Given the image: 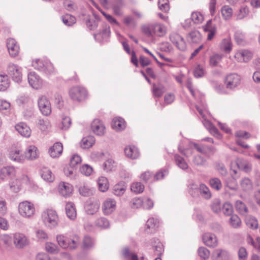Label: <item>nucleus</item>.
I'll return each mask as SVG.
<instances>
[{
    "instance_id": "f257e3e1",
    "label": "nucleus",
    "mask_w": 260,
    "mask_h": 260,
    "mask_svg": "<svg viewBox=\"0 0 260 260\" xmlns=\"http://www.w3.org/2000/svg\"><path fill=\"white\" fill-rule=\"evenodd\" d=\"M56 240L60 247L70 250L75 249L80 242V238L77 235H74L70 238L61 235H58L56 237Z\"/></svg>"
},
{
    "instance_id": "f03ea898",
    "label": "nucleus",
    "mask_w": 260,
    "mask_h": 260,
    "mask_svg": "<svg viewBox=\"0 0 260 260\" xmlns=\"http://www.w3.org/2000/svg\"><path fill=\"white\" fill-rule=\"evenodd\" d=\"M42 219L44 224L49 228H54L58 224V217L56 211L53 210L44 211L42 214Z\"/></svg>"
},
{
    "instance_id": "7ed1b4c3",
    "label": "nucleus",
    "mask_w": 260,
    "mask_h": 260,
    "mask_svg": "<svg viewBox=\"0 0 260 260\" xmlns=\"http://www.w3.org/2000/svg\"><path fill=\"white\" fill-rule=\"evenodd\" d=\"M69 94L72 100L77 102L82 101L87 96L86 89L81 86L73 87L70 89Z\"/></svg>"
},
{
    "instance_id": "20e7f679",
    "label": "nucleus",
    "mask_w": 260,
    "mask_h": 260,
    "mask_svg": "<svg viewBox=\"0 0 260 260\" xmlns=\"http://www.w3.org/2000/svg\"><path fill=\"white\" fill-rule=\"evenodd\" d=\"M7 72L9 75L14 82L18 83L21 82L22 79L21 67L17 64L11 62L8 65Z\"/></svg>"
},
{
    "instance_id": "39448f33",
    "label": "nucleus",
    "mask_w": 260,
    "mask_h": 260,
    "mask_svg": "<svg viewBox=\"0 0 260 260\" xmlns=\"http://www.w3.org/2000/svg\"><path fill=\"white\" fill-rule=\"evenodd\" d=\"M18 210L19 214L22 216L29 218L34 214L35 208L32 203L28 201H24L19 204Z\"/></svg>"
},
{
    "instance_id": "423d86ee",
    "label": "nucleus",
    "mask_w": 260,
    "mask_h": 260,
    "mask_svg": "<svg viewBox=\"0 0 260 260\" xmlns=\"http://www.w3.org/2000/svg\"><path fill=\"white\" fill-rule=\"evenodd\" d=\"M224 82L226 88L234 90L240 85L241 77L237 74L231 73L225 77Z\"/></svg>"
},
{
    "instance_id": "0eeeda50",
    "label": "nucleus",
    "mask_w": 260,
    "mask_h": 260,
    "mask_svg": "<svg viewBox=\"0 0 260 260\" xmlns=\"http://www.w3.org/2000/svg\"><path fill=\"white\" fill-rule=\"evenodd\" d=\"M38 104L41 113L45 116H48L51 113V103L48 99L42 95L38 100Z\"/></svg>"
},
{
    "instance_id": "6e6552de",
    "label": "nucleus",
    "mask_w": 260,
    "mask_h": 260,
    "mask_svg": "<svg viewBox=\"0 0 260 260\" xmlns=\"http://www.w3.org/2000/svg\"><path fill=\"white\" fill-rule=\"evenodd\" d=\"M13 242L16 247L22 248L27 246L29 241L26 236L20 233H16L13 236Z\"/></svg>"
},
{
    "instance_id": "1a4fd4ad",
    "label": "nucleus",
    "mask_w": 260,
    "mask_h": 260,
    "mask_svg": "<svg viewBox=\"0 0 260 260\" xmlns=\"http://www.w3.org/2000/svg\"><path fill=\"white\" fill-rule=\"evenodd\" d=\"M29 85L34 89H38L42 87L43 81L40 77L35 72H30L27 76Z\"/></svg>"
},
{
    "instance_id": "9d476101",
    "label": "nucleus",
    "mask_w": 260,
    "mask_h": 260,
    "mask_svg": "<svg viewBox=\"0 0 260 260\" xmlns=\"http://www.w3.org/2000/svg\"><path fill=\"white\" fill-rule=\"evenodd\" d=\"M171 42L176 45L178 49L184 51L186 49V43L183 38L179 34L172 33L170 36Z\"/></svg>"
},
{
    "instance_id": "9b49d317",
    "label": "nucleus",
    "mask_w": 260,
    "mask_h": 260,
    "mask_svg": "<svg viewBox=\"0 0 260 260\" xmlns=\"http://www.w3.org/2000/svg\"><path fill=\"white\" fill-rule=\"evenodd\" d=\"M59 194L63 197H70L73 191V186L69 183L64 182H60L58 187Z\"/></svg>"
},
{
    "instance_id": "f8f14e48",
    "label": "nucleus",
    "mask_w": 260,
    "mask_h": 260,
    "mask_svg": "<svg viewBox=\"0 0 260 260\" xmlns=\"http://www.w3.org/2000/svg\"><path fill=\"white\" fill-rule=\"evenodd\" d=\"M91 127L93 133L97 136H102L105 133V126L99 119H95L93 120Z\"/></svg>"
},
{
    "instance_id": "ddd939ff",
    "label": "nucleus",
    "mask_w": 260,
    "mask_h": 260,
    "mask_svg": "<svg viewBox=\"0 0 260 260\" xmlns=\"http://www.w3.org/2000/svg\"><path fill=\"white\" fill-rule=\"evenodd\" d=\"M100 207V202L97 200H90L87 202L85 210L88 214L93 215L97 212Z\"/></svg>"
},
{
    "instance_id": "4468645a",
    "label": "nucleus",
    "mask_w": 260,
    "mask_h": 260,
    "mask_svg": "<svg viewBox=\"0 0 260 260\" xmlns=\"http://www.w3.org/2000/svg\"><path fill=\"white\" fill-rule=\"evenodd\" d=\"M7 46L9 54L12 57H15L18 55L19 47L14 39L12 38L8 39Z\"/></svg>"
},
{
    "instance_id": "2eb2a0df",
    "label": "nucleus",
    "mask_w": 260,
    "mask_h": 260,
    "mask_svg": "<svg viewBox=\"0 0 260 260\" xmlns=\"http://www.w3.org/2000/svg\"><path fill=\"white\" fill-rule=\"evenodd\" d=\"M203 240L205 245L210 247H215L218 245L216 236L212 233H205L203 236Z\"/></svg>"
},
{
    "instance_id": "dca6fc26",
    "label": "nucleus",
    "mask_w": 260,
    "mask_h": 260,
    "mask_svg": "<svg viewBox=\"0 0 260 260\" xmlns=\"http://www.w3.org/2000/svg\"><path fill=\"white\" fill-rule=\"evenodd\" d=\"M116 202L111 199H108L103 204L102 209L104 214L109 215L115 209Z\"/></svg>"
},
{
    "instance_id": "f3484780",
    "label": "nucleus",
    "mask_w": 260,
    "mask_h": 260,
    "mask_svg": "<svg viewBox=\"0 0 260 260\" xmlns=\"http://www.w3.org/2000/svg\"><path fill=\"white\" fill-rule=\"evenodd\" d=\"M211 257L212 260H228L229 253L224 249H216L213 251Z\"/></svg>"
},
{
    "instance_id": "a211bd4d",
    "label": "nucleus",
    "mask_w": 260,
    "mask_h": 260,
    "mask_svg": "<svg viewBox=\"0 0 260 260\" xmlns=\"http://www.w3.org/2000/svg\"><path fill=\"white\" fill-rule=\"evenodd\" d=\"M15 129L23 137L28 138L30 136L31 131L30 127L24 122H20L16 124Z\"/></svg>"
},
{
    "instance_id": "6ab92c4d",
    "label": "nucleus",
    "mask_w": 260,
    "mask_h": 260,
    "mask_svg": "<svg viewBox=\"0 0 260 260\" xmlns=\"http://www.w3.org/2000/svg\"><path fill=\"white\" fill-rule=\"evenodd\" d=\"M62 144L61 143L56 142L50 148L49 153L52 158L58 157L62 154Z\"/></svg>"
},
{
    "instance_id": "aec40b11",
    "label": "nucleus",
    "mask_w": 260,
    "mask_h": 260,
    "mask_svg": "<svg viewBox=\"0 0 260 260\" xmlns=\"http://www.w3.org/2000/svg\"><path fill=\"white\" fill-rule=\"evenodd\" d=\"M39 152L38 148L34 145H30L27 147L25 152V158L29 160L36 159L39 157Z\"/></svg>"
},
{
    "instance_id": "412c9836",
    "label": "nucleus",
    "mask_w": 260,
    "mask_h": 260,
    "mask_svg": "<svg viewBox=\"0 0 260 260\" xmlns=\"http://www.w3.org/2000/svg\"><path fill=\"white\" fill-rule=\"evenodd\" d=\"M9 157L11 160L18 162H23L25 159V157L18 149L11 150L9 153Z\"/></svg>"
},
{
    "instance_id": "4be33fe9",
    "label": "nucleus",
    "mask_w": 260,
    "mask_h": 260,
    "mask_svg": "<svg viewBox=\"0 0 260 260\" xmlns=\"http://www.w3.org/2000/svg\"><path fill=\"white\" fill-rule=\"evenodd\" d=\"M15 169L13 167H3L0 171V179L5 180L15 175Z\"/></svg>"
},
{
    "instance_id": "5701e85b",
    "label": "nucleus",
    "mask_w": 260,
    "mask_h": 260,
    "mask_svg": "<svg viewBox=\"0 0 260 260\" xmlns=\"http://www.w3.org/2000/svg\"><path fill=\"white\" fill-rule=\"evenodd\" d=\"M66 213L68 217L74 220L77 216V212L75 205L72 202H68L66 205Z\"/></svg>"
},
{
    "instance_id": "b1692460",
    "label": "nucleus",
    "mask_w": 260,
    "mask_h": 260,
    "mask_svg": "<svg viewBox=\"0 0 260 260\" xmlns=\"http://www.w3.org/2000/svg\"><path fill=\"white\" fill-rule=\"evenodd\" d=\"M126 156L132 159L137 158L139 156V152L137 147L134 146H128L124 149Z\"/></svg>"
},
{
    "instance_id": "393cba45",
    "label": "nucleus",
    "mask_w": 260,
    "mask_h": 260,
    "mask_svg": "<svg viewBox=\"0 0 260 260\" xmlns=\"http://www.w3.org/2000/svg\"><path fill=\"white\" fill-rule=\"evenodd\" d=\"M252 53L249 51L244 50L236 55L240 61L247 62L252 57Z\"/></svg>"
},
{
    "instance_id": "a878e982",
    "label": "nucleus",
    "mask_w": 260,
    "mask_h": 260,
    "mask_svg": "<svg viewBox=\"0 0 260 260\" xmlns=\"http://www.w3.org/2000/svg\"><path fill=\"white\" fill-rule=\"evenodd\" d=\"M38 128L44 133H47L51 128V124L50 121L46 119H39L37 122Z\"/></svg>"
},
{
    "instance_id": "bb28decb",
    "label": "nucleus",
    "mask_w": 260,
    "mask_h": 260,
    "mask_svg": "<svg viewBox=\"0 0 260 260\" xmlns=\"http://www.w3.org/2000/svg\"><path fill=\"white\" fill-rule=\"evenodd\" d=\"M187 41L191 43H197L201 39V35L198 30H192L189 32L186 36Z\"/></svg>"
},
{
    "instance_id": "cd10ccee",
    "label": "nucleus",
    "mask_w": 260,
    "mask_h": 260,
    "mask_svg": "<svg viewBox=\"0 0 260 260\" xmlns=\"http://www.w3.org/2000/svg\"><path fill=\"white\" fill-rule=\"evenodd\" d=\"M111 126L116 131H121L125 127V122L121 118H115L112 120Z\"/></svg>"
},
{
    "instance_id": "c85d7f7f",
    "label": "nucleus",
    "mask_w": 260,
    "mask_h": 260,
    "mask_svg": "<svg viewBox=\"0 0 260 260\" xmlns=\"http://www.w3.org/2000/svg\"><path fill=\"white\" fill-rule=\"evenodd\" d=\"M236 211L241 215L246 216L248 213V209L246 205L241 201H237L235 203Z\"/></svg>"
},
{
    "instance_id": "c756f323",
    "label": "nucleus",
    "mask_w": 260,
    "mask_h": 260,
    "mask_svg": "<svg viewBox=\"0 0 260 260\" xmlns=\"http://www.w3.org/2000/svg\"><path fill=\"white\" fill-rule=\"evenodd\" d=\"M94 142V138L90 136L83 138L80 142V145L83 149H88L92 146Z\"/></svg>"
},
{
    "instance_id": "7c9ffc66",
    "label": "nucleus",
    "mask_w": 260,
    "mask_h": 260,
    "mask_svg": "<svg viewBox=\"0 0 260 260\" xmlns=\"http://www.w3.org/2000/svg\"><path fill=\"white\" fill-rule=\"evenodd\" d=\"M126 188L125 183L123 182H120L114 186L113 192L116 196H120L124 193Z\"/></svg>"
},
{
    "instance_id": "2f4dec72",
    "label": "nucleus",
    "mask_w": 260,
    "mask_h": 260,
    "mask_svg": "<svg viewBox=\"0 0 260 260\" xmlns=\"http://www.w3.org/2000/svg\"><path fill=\"white\" fill-rule=\"evenodd\" d=\"M240 186L242 189L245 191H249L253 188V183L248 178H243L240 181Z\"/></svg>"
},
{
    "instance_id": "473e14b6",
    "label": "nucleus",
    "mask_w": 260,
    "mask_h": 260,
    "mask_svg": "<svg viewBox=\"0 0 260 260\" xmlns=\"http://www.w3.org/2000/svg\"><path fill=\"white\" fill-rule=\"evenodd\" d=\"M153 35L162 36L166 32V29L164 26L160 24L155 23L152 24Z\"/></svg>"
},
{
    "instance_id": "72a5a7b5",
    "label": "nucleus",
    "mask_w": 260,
    "mask_h": 260,
    "mask_svg": "<svg viewBox=\"0 0 260 260\" xmlns=\"http://www.w3.org/2000/svg\"><path fill=\"white\" fill-rule=\"evenodd\" d=\"M42 178L48 182H52L54 180V176L52 172L47 168H43L41 170Z\"/></svg>"
},
{
    "instance_id": "f704fd0d",
    "label": "nucleus",
    "mask_w": 260,
    "mask_h": 260,
    "mask_svg": "<svg viewBox=\"0 0 260 260\" xmlns=\"http://www.w3.org/2000/svg\"><path fill=\"white\" fill-rule=\"evenodd\" d=\"M199 190L201 196L206 199H210L212 197L211 192L209 188L204 184H201L199 187Z\"/></svg>"
},
{
    "instance_id": "c9c22d12",
    "label": "nucleus",
    "mask_w": 260,
    "mask_h": 260,
    "mask_svg": "<svg viewBox=\"0 0 260 260\" xmlns=\"http://www.w3.org/2000/svg\"><path fill=\"white\" fill-rule=\"evenodd\" d=\"M174 160L176 165L182 170H186L188 168V164L185 161V159L178 154L174 155Z\"/></svg>"
},
{
    "instance_id": "e433bc0d",
    "label": "nucleus",
    "mask_w": 260,
    "mask_h": 260,
    "mask_svg": "<svg viewBox=\"0 0 260 260\" xmlns=\"http://www.w3.org/2000/svg\"><path fill=\"white\" fill-rule=\"evenodd\" d=\"M98 184L100 191L105 192L109 188L108 179L105 177H101L98 180Z\"/></svg>"
},
{
    "instance_id": "4c0bfd02",
    "label": "nucleus",
    "mask_w": 260,
    "mask_h": 260,
    "mask_svg": "<svg viewBox=\"0 0 260 260\" xmlns=\"http://www.w3.org/2000/svg\"><path fill=\"white\" fill-rule=\"evenodd\" d=\"M203 123L211 134L217 136L219 135L218 129L212 124L210 121L206 119H204L203 121Z\"/></svg>"
},
{
    "instance_id": "58836bf2",
    "label": "nucleus",
    "mask_w": 260,
    "mask_h": 260,
    "mask_svg": "<svg viewBox=\"0 0 260 260\" xmlns=\"http://www.w3.org/2000/svg\"><path fill=\"white\" fill-rule=\"evenodd\" d=\"M94 225L99 228L105 229L109 227L110 223L108 219L106 218L100 217L95 221Z\"/></svg>"
},
{
    "instance_id": "ea45409f",
    "label": "nucleus",
    "mask_w": 260,
    "mask_h": 260,
    "mask_svg": "<svg viewBox=\"0 0 260 260\" xmlns=\"http://www.w3.org/2000/svg\"><path fill=\"white\" fill-rule=\"evenodd\" d=\"M222 58V55L214 53L210 56L209 64L212 67H215L218 66Z\"/></svg>"
},
{
    "instance_id": "a19ab883",
    "label": "nucleus",
    "mask_w": 260,
    "mask_h": 260,
    "mask_svg": "<svg viewBox=\"0 0 260 260\" xmlns=\"http://www.w3.org/2000/svg\"><path fill=\"white\" fill-rule=\"evenodd\" d=\"M229 222L231 226L234 229L239 228L241 225V219L236 214H233L231 215Z\"/></svg>"
},
{
    "instance_id": "79ce46f5",
    "label": "nucleus",
    "mask_w": 260,
    "mask_h": 260,
    "mask_svg": "<svg viewBox=\"0 0 260 260\" xmlns=\"http://www.w3.org/2000/svg\"><path fill=\"white\" fill-rule=\"evenodd\" d=\"M245 223L247 227L251 229H256L258 223L255 218L251 216H247L245 218Z\"/></svg>"
},
{
    "instance_id": "37998d69",
    "label": "nucleus",
    "mask_w": 260,
    "mask_h": 260,
    "mask_svg": "<svg viewBox=\"0 0 260 260\" xmlns=\"http://www.w3.org/2000/svg\"><path fill=\"white\" fill-rule=\"evenodd\" d=\"M9 86V80L7 75L0 74V90H5Z\"/></svg>"
},
{
    "instance_id": "c03bdc74",
    "label": "nucleus",
    "mask_w": 260,
    "mask_h": 260,
    "mask_svg": "<svg viewBox=\"0 0 260 260\" xmlns=\"http://www.w3.org/2000/svg\"><path fill=\"white\" fill-rule=\"evenodd\" d=\"M152 91L155 97H160L165 91V87L161 84H154L153 85Z\"/></svg>"
},
{
    "instance_id": "a18cd8bd",
    "label": "nucleus",
    "mask_w": 260,
    "mask_h": 260,
    "mask_svg": "<svg viewBox=\"0 0 260 260\" xmlns=\"http://www.w3.org/2000/svg\"><path fill=\"white\" fill-rule=\"evenodd\" d=\"M221 14L225 20L230 19L233 15V10L229 6H224L222 7Z\"/></svg>"
},
{
    "instance_id": "49530a36",
    "label": "nucleus",
    "mask_w": 260,
    "mask_h": 260,
    "mask_svg": "<svg viewBox=\"0 0 260 260\" xmlns=\"http://www.w3.org/2000/svg\"><path fill=\"white\" fill-rule=\"evenodd\" d=\"M209 184L211 187L216 190H220L222 186L220 180L216 177L211 178L209 180Z\"/></svg>"
},
{
    "instance_id": "de8ad7c7",
    "label": "nucleus",
    "mask_w": 260,
    "mask_h": 260,
    "mask_svg": "<svg viewBox=\"0 0 260 260\" xmlns=\"http://www.w3.org/2000/svg\"><path fill=\"white\" fill-rule=\"evenodd\" d=\"M79 192L83 197H89L93 194L92 190L85 185H82L79 187Z\"/></svg>"
},
{
    "instance_id": "09e8293b",
    "label": "nucleus",
    "mask_w": 260,
    "mask_h": 260,
    "mask_svg": "<svg viewBox=\"0 0 260 260\" xmlns=\"http://www.w3.org/2000/svg\"><path fill=\"white\" fill-rule=\"evenodd\" d=\"M192 162L197 166H204L207 163V160L200 155H196L193 156Z\"/></svg>"
},
{
    "instance_id": "8fccbe9b",
    "label": "nucleus",
    "mask_w": 260,
    "mask_h": 260,
    "mask_svg": "<svg viewBox=\"0 0 260 260\" xmlns=\"http://www.w3.org/2000/svg\"><path fill=\"white\" fill-rule=\"evenodd\" d=\"M115 166V162L112 158L107 159L103 164V168L107 172L112 171Z\"/></svg>"
},
{
    "instance_id": "3c124183",
    "label": "nucleus",
    "mask_w": 260,
    "mask_h": 260,
    "mask_svg": "<svg viewBox=\"0 0 260 260\" xmlns=\"http://www.w3.org/2000/svg\"><path fill=\"white\" fill-rule=\"evenodd\" d=\"M62 20L64 24L71 26L76 22V18L70 14H66L62 16Z\"/></svg>"
},
{
    "instance_id": "603ef678",
    "label": "nucleus",
    "mask_w": 260,
    "mask_h": 260,
    "mask_svg": "<svg viewBox=\"0 0 260 260\" xmlns=\"http://www.w3.org/2000/svg\"><path fill=\"white\" fill-rule=\"evenodd\" d=\"M215 168L220 175L225 176L228 174V171L224 164L220 162H216L215 164Z\"/></svg>"
},
{
    "instance_id": "864d4df0",
    "label": "nucleus",
    "mask_w": 260,
    "mask_h": 260,
    "mask_svg": "<svg viewBox=\"0 0 260 260\" xmlns=\"http://www.w3.org/2000/svg\"><path fill=\"white\" fill-rule=\"evenodd\" d=\"M221 48L226 52H230L232 50V43L231 39L226 38L222 41L221 44Z\"/></svg>"
},
{
    "instance_id": "5fc2aeb1",
    "label": "nucleus",
    "mask_w": 260,
    "mask_h": 260,
    "mask_svg": "<svg viewBox=\"0 0 260 260\" xmlns=\"http://www.w3.org/2000/svg\"><path fill=\"white\" fill-rule=\"evenodd\" d=\"M144 189V186L140 182H135L131 185V190L136 193L142 192Z\"/></svg>"
},
{
    "instance_id": "6e6d98bb",
    "label": "nucleus",
    "mask_w": 260,
    "mask_h": 260,
    "mask_svg": "<svg viewBox=\"0 0 260 260\" xmlns=\"http://www.w3.org/2000/svg\"><path fill=\"white\" fill-rule=\"evenodd\" d=\"M10 103L6 100H0V111L2 113H7L10 111Z\"/></svg>"
},
{
    "instance_id": "4d7b16f0",
    "label": "nucleus",
    "mask_w": 260,
    "mask_h": 260,
    "mask_svg": "<svg viewBox=\"0 0 260 260\" xmlns=\"http://www.w3.org/2000/svg\"><path fill=\"white\" fill-rule=\"evenodd\" d=\"M159 221L157 219L154 218H149L146 224L147 228L148 229L155 230L158 226Z\"/></svg>"
},
{
    "instance_id": "13d9d810",
    "label": "nucleus",
    "mask_w": 260,
    "mask_h": 260,
    "mask_svg": "<svg viewBox=\"0 0 260 260\" xmlns=\"http://www.w3.org/2000/svg\"><path fill=\"white\" fill-rule=\"evenodd\" d=\"M191 20L194 23H200L204 20L203 15L199 12H192L191 16Z\"/></svg>"
},
{
    "instance_id": "bf43d9fd",
    "label": "nucleus",
    "mask_w": 260,
    "mask_h": 260,
    "mask_svg": "<svg viewBox=\"0 0 260 260\" xmlns=\"http://www.w3.org/2000/svg\"><path fill=\"white\" fill-rule=\"evenodd\" d=\"M45 248L48 252L53 254L57 253L59 250L56 244L51 242L46 243Z\"/></svg>"
},
{
    "instance_id": "052dcab7",
    "label": "nucleus",
    "mask_w": 260,
    "mask_h": 260,
    "mask_svg": "<svg viewBox=\"0 0 260 260\" xmlns=\"http://www.w3.org/2000/svg\"><path fill=\"white\" fill-rule=\"evenodd\" d=\"M198 253L200 257L204 260L208 259L210 256V251L204 247H201L199 248Z\"/></svg>"
},
{
    "instance_id": "680f3d73",
    "label": "nucleus",
    "mask_w": 260,
    "mask_h": 260,
    "mask_svg": "<svg viewBox=\"0 0 260 260\" xmlns=\"http://www.w3.org/2000/svg\"><path fill=\"white\" fill-rule=\"evenodd\" d=\"M225 183L226 186L232 190H235L237 188L236 180L233 177L227 178Z\"/></svg>"
},
{
    "instance_id": "e2e57ef3",
    "label": "nucleus",
    "mask_w": 260,
    "mask_h": 260,
    "mask_svg": "<svg viewBox=\"0 0 260 260\" xmlns=\"http://www.w3.org/2000/svg\"><path fill=\"white\" fill-rule=\"evenodd\" d=\"M11 190L14 192H18L21 189L20 182L19 180L16 179L12 181L10 184Z\"/></svg>"
},
{
    "instance_id": "0e129e2a",
    "label": "nucleus",
    "mask_w": 260,
    "mask_h": 260,
    "mask_svg": "<svg viewBox=\"0 0 260 260\" xmlns=\"http://www.w3.org/2000/svg\"><path fill=\"white\" fill-rule=\"evenodd\" d=\"M205 73L204 68L201 65H198L194 69L193 74L196 78L203 77Z\"/></svg>"
},
{
    "instance_id": "69168bd1",
    "label": "nucleus",
    "mask_w": 260,
    "mask_h": 260,
    "mask_svg": "<svg viewBox=\"0 0 260 260\" xmlns=\"http://www.w3.org/2000/svg\"><path fill=\"white\" fill-rule=\"evenodd\" d=\"M249 8L247 7H243L239 9V11L237 14V17L238 19H242L246 17L249 14Z\"/></svg>"
},
{
    "instance_id": "338daca9",
    "label": "nucleus",
    "mask_w": 260,
    "mask_h": 260,
    "mask_svg": "<svg viewBox=\"0 0 260 260\" xmlns=\"http://www.w3.org/2000/svg\"><path fill=\"white\" fill-rule=\"evenodd\" d=\"M222 212L225 215H232L233 212V208L231 204L225 203L222 206Z\"/></svg>"
},
{
    "instance_id": "774afa93",
    "label": "nucleus",
    "mask_w": 260,
    "mask_h": 260,
    "mask_svg": "<svg viewBox=\"0 0 260 260\" xmlns=\"http://www.w3.org/2000/svg\"><path fill=\"white\" fill-rule=\"evenodd\" d=\"M45 63L46 60L38 59L32 62V66L38 70L43 71L44 70Z\"/></svg>"
}]
</instances>
